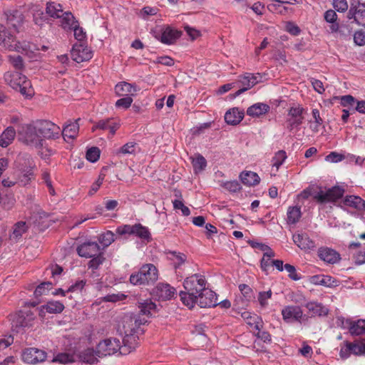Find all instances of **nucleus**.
Returning <instances> with one entry per match:
<instances>
[{
	"label": "nucleus",
	"mask_w": 365,
	"mask_h": 365,
	"mask_svg": "<svg viewBox=\"0 0 365 365\" xmlns=\"http://www.w3.org/2000/svg\"><path fill=\"white\" fill-rule=\"evenodd\" d=\"M146 322L147 320L140 314H128L123 317L120 332L124 334L123 343L125 344V347L135 349L138 344V336L144 331L142 326Z\"/></svg>",
	"instance_id": "1"
},
{
	"label": "nucleus",
	"mask_w": 365,
	"mask_h": 365,
	"mask_svg": "<svg viewBox=\"0 0 365 365\" xmlns=\"http://www.w3.org/2000/svg\"><path fill=\"white\" fill-rule=\"evenodd\" d=\"M206 283L205 277L201 274H195L187 277L183 282L185 291L180 292L182 302L187 307H192L196 296L206 288Z\"/></svg>",
	"instance_id": "2"
},
{
	"label": "nucleus",
	"mask_w": 365,
	"mask_h": 365,
	"mask_svg": "<svg viewBox=\"0 0 365 365\" xmlns=\"http://www.w3.org/2000/svg\"><path fill=\"white\" fill-rule=\"evenodd\" d=\"M4 80L6 84L26 98H31L34 94L30 81L21 72L8 71L4 74Z\"/></svg>",
	"instance_id": "3"
},
{
	"label": "nucleus",
	"mask_w": 365,
	"mask_h": 365,
	"mask_svg": "<svg viewBox=\"0 0 365 365\" xmlns=\"http://www.w3.org/2000/svg\"><path fill=\"white\" fill-rule=\"evenodd\" d=\"M134 351L132 348L125 347V343L120 339L110 337L101 341L96 346V354L98 357L110 356L119 352L121 355H127Z\"/></svg>",
	"instance_id": "4"
},
{
	"label": "nucleus",
	"mask_w": 365,
	"mask_h": 365,
	"mask_svg": "<svg viewBox=\"0 0 365 365\" xmlns=\"http://www.w3.org/2000/svg\"><path fill=\"white\" fill-rule=\"evenodd\" d=\"M158 278V271L153 264L143 265L139 271L132 274L130 282L134 285L153 284Z\"/></svg>",
	"instance_id": "5"
},
{
	"label": "nucleus",
	"mask_w": 365,
	"mask_h": 365,
	"mask_svg": "<svg viewBox=\"0 0 365 365\" xmlns=\"http://www.w3.org/2000/svg\"><path fill=\"white\" fill-rule=\"evenodd\" d=\"M14 165L15 168L22 174L23 179L21 181L26 183L34 178V170L36 168V163L29 153H20L17 156Z\"/></svg>",
	"instance_id": "6"
},
{
	"label": "nucleus",
	"mask_w": 365,
	"mask_h": 365,
	"mask_svg": "<svg viewBox=\"0 0 365 365\" xmlns=\"http://www.w3.org/2000/svg\"><path fill=\"white\" fill-rule=\"evenodd\" d=\"M0 42L4 44L6 48L18 53H24L30 49L29 43L26 41L20 42L11 34H7L5 31H2V34H0Z\"/></svg>",
	"instance_id": "7"
},
{
	"label": "nucleus",
	"mask_w": 365,
	"mask_h": 365,
	"mask_svg": "<svg viewBox=\"0 0 365 365\" xmlns=\"http://www.w3.org/2000/svg\"><path fill=\"white\" fill-rule=\"evenodd\" d=\"M34 319L35 316L30 310H21L11 316V328L19 332L23 328L31 326Z\"/></svg>",
	"instance_id": "8"
},
{
	"label": "nucleus",
	"mask_w": 365,
	"mask_h": 365,
	"mask_svg": "<svg viewBox=\"0 0 365 365\" xmlns=\"http://www.w3.org/2000/svg\"><path fill=\"white\" fill-rule=\"evenodd\" d=\"M304 108L300 106L289 108L286 119V128L289 132L294 129L298 130L299 127L303 123L304 119Z\"/></svg>",
	"instance_id": "9"
},
{
	"label": "nucleus",
	"mask_w": 365,
	"mask_h": 365,
	"mask_svg": "<svg viewBox=\"0 0 365 365\" xmlns=\"http://www.w3.org/2000/svg\"><path fill=\"white\" fill-rule=\"evenodd\" d=\"M36 133L45 138L54 139L58 137L60 128L48 120H41L35 126Z\"/></svg>",
	"instance_id": "10"
},
{
	"label": "nucleus",
	"mask_w": 365,
	"mask_h": 365,
	"mask_svg": "<svg viewBox=\"0 0 365 365\" xmlns=\"http://www.w3.org/2000/svg\"><path fill=\"white\" fill-rule=\"evenodd\" d=\"M344 193V189L339 186H334L327 191L320 190L315 195L314 198L319 202H335L342 197Z\"/></svg>",
	"instance_id": "11"
},
{
	"label": "nucleus",
	"mask_w": 365,
	"mask_h": 365,
	"mask_svg": "<svg viewBox=\"0 0 365 365\" xmlns=\"http://www.w3.org/2000/svg\"><path fill=\"white\" fill-rule=\"evenodd\" d=\"M196 303L202 308L216 307L217 305V295L211 289L205 288L196 296L195 304Z\"/></svg>",
	"instance_id": "12"
},
{
	"label": "nucleus",
	"mask_w": 365,
	"mask_h": 365,
	"mask_svg": "<svg viewBox=\"0 0 365 365\" xmlns=\"http://www.w3.org/2000/svg\"><path fill=\"white\" fill-rule=\"evenodd\" d=\"M282 316L283 320L287 323L301 322L303 317V312L299 306L288 305L282 309Z\"/></svg>",
	"instance_id": "13"
},
{
	"label": "nucleus",
	"mask_w": 365,
	"mask_h": 365,
	"mask_svg": "<svg viewBox=\"0 0 365 365\" xmlns=\"http://www.w3.org/2000/svg\"><path fill=\"white\" fill-rule=\"evenodd\" d=\"M72 59L76 63H81L90 60L92 58V52L81 43L73 45L71 51Z\"/></svg>",
	"instance_id": "14"
},
{
	"label": "nucleus",
	"mask_w": 365,
	"mask_h": 365,
	"mask_svg": "<svg viewBox=\"0 0 365 365\" xmlns=\"http://www.w3.org/2000/svg\"><path fill=\"white\" fill-rule=\"evenodd\" d=\"M46 352L36 348L26 349L22 354V359L27 364L42 362L46 359Z\"/></svg>",
	"instance_id": "15"
},
{
	"label": "nucleus",
	"mask_w": 365,
	"mask_h": 365,
	"mask_svg": "<svg viewBox=\"0 0 365 365\" xmlns=\"http://www.w3.org/2000/svg\"><path fill=\"white\" fill-rule=\"evenodd\" d=\"M99 252L100 246L96 242L88 241L77 247L78 255L86 258H91L97 255Z\"/></svg>",
	"instance_id": "16"
},
{
	"label": "nucleus",
	"mask_w": 365,
	"mask_h": 365,
	"mask_svg": "<svg viewBox=\"0 0 365 365\" xmlns=\"http://www.w3.org/2000/svg\"><path fill=\"white\" fill-rule=\"evenodd\" d=\"M341 208L350 207L356 211L365 210V201L356 195L346 196L339 204Z\"/></svg>",
	"instance_id": "17"
},
{
	"label": "nucleus",
	"mask_w": 365,
	"mask_h": 365,
	"mask_svg": "<svg viewBox=\"0 0 365 365\" xmlns=\"http://www.w3.org/2000/svg\"><path fill=\"white\" fill-rule=\"evenodd\" d=\"M4 15L6 20L7 27L9 29H13L16 31L23 21L21 13L16 9H10L5 11Z\"/></svg>",
	"instance_id": "18"
},
{
	"label": "nucleus",
	"mask_w": 365,
	"mask_h": 365,
	"mask_svg": "<svg viewBox=\"0 0 365 365\" xmlns=\"http://www.w3.org/2000/svg\"><path fill=\"white\" fill-rule=\"evenodd\" d=\"M294 244L303 250H310L315 247V242L307 233H295L292 236Z\"/></svg>",
	"instance_id": "19"
},
{
	"label": "nucleus",
	"mask_w": 365,
	"mask_h": 365,
	"mask_svg": "<svg viewBox=\"0 0 365 365\" xmlns=\"http://www.w3.org/2000/svg\"><path fill=\"white\" fill-rule=\"evenodd\" d=\"M318 257L329 264L337 263L341 259L340 255L334 250L329 247H320L318 250Z\"/></svg>",
	"instance_id": "20"
},
{
	"label": "nucleus",
	"mask_w": 365,
	"mask_h": 365,
	"mask_svg": "<svg viewBox=\"0 0 365 365\" xmlns=\"http://www.w3.org/2000/svg\"><path fill=\"white\" fill-rule=\"evenodd\" d=\"M347 18L349 20L353 19L357 24L365 27V7L359 5L356 6H351L348 14Z\"/></svg>",
	"instance_id": "21"
},
{
	"label": "nucleus",
	"mask_w": 365,
	"mask_h": 365,
	"mask_svg": "<svg viewBox=\"0 0 365 365\" xmlns=\"http://www.w3.org/2000/svg\"><path fill=\"white\" fill-rule=\"evenodd\" d=\"M119 128V123L114 118H106L101 120L96 123L92 128V130L95 131L96 129L109 130L112 135H113Z\"/></svg>",
	"instance_id": "22"
},
{
	"label": "nucleus",
	"mask_w": 365,
	"mask_h": 365,
	"mask_svg": "<svg viewBox=\"0 0 365 365\" xmlns=\"http://www.w3.org/2000/svg\"><path fill=\"white\" fill-rule=\"evenodd\" d=\"M64 309L63 303L58 301H49L45 305L41 307L38 311L40 317H43L46 312L50 314H59Z\"/></svg>",
	"instance_id": "23"
},
{
	"label": "nucleus",
	"mask_w": 365,
	"mask_h": 365,
	"mask_svg": "<svg viewBox=\"0 0 365 365\" xmlns=\"http://www.w3.org/2000/svg\"><path fill=\"white\" fill-rule=\"evenodd\" d=\"M244 118V112L237 108L227 110L225 115V120L229 125L239 124Z\"/></svg>",
	"instance_id": "24"
},
{
	"label": "nucleus",
	"mask_w": 365,
	"mask_h": 365,
	"mask_svg": "<svg viewBox=\"0 0 365 365\" xmlns=\"http://www.w3.org/2000/svg\"><path fill=\"white\" fill-rule=\"evenodd\" d=\"M310 283L331 287L336 286V280L328 275H314L309 279Z\"/></svg>",
	"instance_id": "25"
},
{
	"label": "nucleus",
	"mask_w": 365,
	"mask_h": 365,
	"mask_svg": "<svg viewBox=\"0 0 365 365\" xmlns=\"http://www.w3.org/2000/svg\"><path fill=\"white\" fill-rule=\"evenodd\" d=\"M349 325V330L351 335L359 336L365 334V319H359L357 321L346 320Z\"/></svg>",
	"instance_id": "26"
},
{
	"label": "nucleus",
	"mask_w": 365,
	"mask_h": 365,
	"mask_svg": "<svg viewBox=\"0 0 365 365\" xmlns=\"http://www.w3.org/2000/svg\"><path fill=\"white\" fill-rule=\"evenodd\" d=\"M241 317L244 320L247 322V324L250 326H254L255 329L257 331L262 327L263 322L260 317L257 314H252L250 312H243L241 314Z\"/></svg>",
	"instance_id": "27"
},
{
	"label": "nucleus",
	"mask_w": 365,
	"mask_h": 365,
	"mask_svg": "<svg viewBox=\"0 0 365 365\" xmlns=\"http://www.w3.org/2000/svg\"><path fill=\"white\" fill-rule=\"evenodd\" d=\"M180 31L167 27L161 34L160 41L165 44H172L180 36Z\"/></svg>",
	"instance_id": "28"
},
{
	"label": "nucleus",
	"mask_w": 365,
	"mask_h": 365,
	"mask_svg": "<svg viewBox=\"0 0 365 365\" xmlns=\"http://www.w3.org/2000/svg\"><path fill=\"white\" fill-rule=\"evenodd\" d=\"M16 136V130L14 127H7L0 135V146L6 148L12 143Z\"/></svg>",
	"instance_id": "29"
},
{
	"label": "nucleus",
	"mask_w": 365,
	"mask_h": 365,
	"mask_svg": "<svg viewBox=\"0 0 365 365\" xmlns=\"http://www.w3.org/2000/svg\"><path fill=\"white\" fill-rule=\"evenodd\" d=\"M304 307L312 313V315L327 316L329 310L322 303L317 302H309L304 304Z\"/></svg>",
	"instance_id": "30"
},
{
	"label": "nucleus",
	"mask_w": 365,
	"mask_h": 365,
	"mask_svg": "<svg viewBox=\"0 0 365 365\" xmlns=\"http://www.w3.org/2000/svg\"><path fill=\"white\" fill-rule=\"evenodd\" d=\"M115 93L118 96H133L137 91L136 86L126 82L118 83L115 87Z\"/></svg>",
	"instance_id": "31"
},
{
	"label": "nucleus",
	"mask_w": 365,
	"mask_h": 365,
	"mask_svg": "<svg viewBox=\"0 0 365 365\" xmlns=\"http://www.w3.org/2000/svg\"><path fill=\"white\" fill-rule=\"evenodd\" d=\"M269 110V106L263 103H257L250 106L247 110V114L252 117H259L267 113Z\"/></svg>",
	"instance_id": "32"
},
{
	"label": "nucleus",
	"mask_w": 365,
	"mask_h": 365,
	"mask_svg": "<svg viewBox=\"0 0 365 365\" xmlns=\"http://www.w3.org/2000/svg\"><path fill=\"white\" fill-rule=\"evenodd\" d=\"M240 180L244 185L255 186L259 184L260 178L259 175L252 171L242 172L240 175Z\"/></svg>",
	"instance_id": "33"
},
{
	"label": "nucleus",
	"mask_w": 365,
	"mask_h": 365,
	"mask_svg": "<svg viewBox=\"0 0 365 365\" xmlns=\"http://www.w3.org/2000/svg\"><path fill=\"white\" fill-rule=\"evenodd\" d=\"M78 120H80V118L73 123H68L63 128L62 135L65 140H66V138L74 139L76 137L79 130V125L78 124Z\"/></svg>",
	"instance_id": "34"
},
{
	"label": "nucleus",
	"mask_w": 365,
	"mask_h": 365,
	"mask_svg": "<svg viewBox=\"0 0 365 365\" xmlns=\"http://www.w3.org/2000/svg\"><path fill=\"white\" fill-rule=\"evenodd\" d=\"M157 292L160 297L167 300L174 297L175 289L168 284H159L157 286Z\"/></svg>",
	"instance_id": "35"
},
{
	"label": "nucleus",
	"mask_w": 365,
	"mask_h": 365,
	"mask_svg": "<svg viewBox=\"0 0 365 365\" xmlns=\"http://www.w3.org/2000/svg\"><path fill=\"white\" fill-rule=\"evenodd\" d=\"M138 308L140 309V316L141 314L150 317L155 312L156 304L151 300H145L143 302H139Z\"/></svg>",
	"instance_id": "36"
},
{
	"label": "nucleus",
	"mask_w": 365,
	"mask_h": 365,
	"mask_svg": "<svg viewBox=\"0 0 365 365\" xmlns=\"http://www.w3.org/2000/svg\"><path fill=\"white\" fill-rule=\"evenodd\" d=\"M80 359L87 364H94L98 361L96 350L88 348L83 351L79 355Z\"/></svg>",
	"instance_id": "37"
},
{
	"label": "nucleus",
	"mask_w": 365,
	"mask_h": 365,
	"mask_svg": "<svg viewBox=\"0 0 365 365\" xmlns=\"http://www.w3.org/2000/svg\"><path fill=\"white\" fill-rule=\"evenodd\" d=\"M46 11V14L53 18H61L63 15L61 5L55 2H48Z\"/></svg>",
	"instance_id": "38"
},
{
	"label": "nucleus",
	"mask_w": 365,
	"mask_h": 365,
	"mask_svg": "<svg viewBox=\"0 0 365 365\" xmlns=\"http://www.w3.org/2000/svg\"><path fill=\"white\" fill-rule=\"evenodd\" d=\"M61 18H62L61 26L64 30L71 31L74 26L78 24L70 12H63V15Z\"/></svg>",
	"instance_id": "39"
},
{
	"label": "nucleus",
	"mask_w": 365,
	"mask_h": 365,
	"mask_svg": "<svg viewBox=\"0 0 365 365\" xmlns=\"http://www.w3.org/2000/svg\"><path fill=\"white\" fill-rule=\"evenodd\" d=\"M133 235L148 242L151 240V235L149 230L140 223L134 225Z\"/></svg>",
	"instance_id": "40"
},
{
	"label": "nucleus",
	"mask_w": 365,
	"mask_h": 365,
	"mask_svg": "<svg viewBox=\"0 0 365 365\" xmlns=\"http://www.w3.org/2000/svg\"><path fill=\"white\" fill-rule=\"evenodd\" d=\"M302 216L299 207H289L287 210V223L289 225L296 224Z\"/></svg>",
	"instance_id": "41"
},
{
	"label": "nucleus",
	"mask_w": 365,
	"mask_h": 365,
	"mask_svg": "<svg viewBox=\"0 0 365 365\" xmlns=\"http://www.w3.org/2000/svg\"><path fill=\"white\" fill-rule=\"evenodd\" d=\"M168 257L173 262L175 269H178L186 260L185 255L175 251L169 252L168 253Z\"/></svg>",
	"instance_id": "42"
},
{
	"label": "nucleus",
	"mask_w": 365,
	"mask_h": 365,
	"mask_svg": "<svg viewBox=\"0 0 365 365\" xmlns=\"http://www.w3.org/2000/svg\"><path fill=\"white\" fill-rule=\"evenodd\" d=\"M138 145L136 143L128 142L118 149L115 153L118 156L128 154H135Z\"/></svg>",
	"instance_id": "43"
},
{
	"label": "nucleus",
	"mask_w": 365,
	"mask_h": 365,
	"mask_svg": "<svg viewBox=\"0 0 365 365\" xmlns=\"http://www.w3.org/2000/svg\"><path fill=\"white\" fill-rule=\"evenodd\" d=\"M324 17L327 22L332 24L331 30L332 31H336L339 29V24L336 22L337 19L336 12L332 9H329L324 13Z\"/></svg>",
	"instance_id": "44"
},
{
	"label": "nucleus",
	"mask_w": 365,
	"mask_h": 365,
	"mask_svg": "<svg viewBox=\"0 0 365 365\" xmlns=\"http://www.w3.org/2000/svg\"><path fill=\"white\" fill-rule=\"evenodd\" d=\"M240 83L243 86L235 93V96H238L242 93L245 92L248 89L253 87L251 83V80L248 75V73H245L243 76H240Z\"/></svg>",
	"instance_id": "45"
},
{
	"label": "nucleus",
	"mask_w": 365,
	"mask_h": 365,
	"mask_svg": "<svg viewBox=\"0 0 365 365\" xmlns=\"http://www.w3.org/2000/svg\"><path fill=\"white\" fill-rule=\"evenodd\" d=\"M9 62L16 70L15 71L21 72L24 68V63L22 57L19 55L17 56H9Z\"/></svg>",
	"instance_id": "46"
},
{
	"label": "nucleus",
	"mask_w": 365,
	"mask_h": 365,
	"mask_svg": "<svg viewBox=\"0 0 365 365\" xmlns=\"http://www.w3.org/2000/svg\"><path fill=\"white\" fill-rule=\"evenodd\" d=\"M52 287V283L50 282H44L40 284L34 291V296L36 299L42 295L46 294Z\"/></svg>",
	"instance_id": "47"
},
{
	"label": "nucleus",
	"mask_w": 365,
	"mask_h": 365,
	"mask_svg": "<svg viewBox=\"0 0 365 365\" xmlns=\"http://www.w3.org/2000/svg\"><path fill=\"white\" fill-rule=\"evenodd\" d=\"M26 230L27 227L26 222L22 221L19 222L14 225V230L11 235V237L17 240L22 236V235L26 231Z\"/></svg>",
	"instance_id": "48"
},
{
	"label": "nucleus",
	"mask_w": 365,
	"mask_h": 365,
	"mask_svg": "<svg viewBox=\"0 0 365 365\" xmlns=\"http://www.w3.org/2000/svg\"><path fill=\"white\" fill-rule=\"evenodd\" d=\"M287 159L286 152L283 150L277 151L272 158V165L276 167L277 170L283 164Z\"/></svg>",
	"instance_id": "49"
},
{
	"label": "nucleus",
	"mask_w": 365,
	"mask_h": 365,
	"mask_svg": "<svg viewBox=\"0 0 365 365\" xmlns=\"http://www.w3.org/2000/svg\"><path fill=\"white\" fill-rule=\"evenodd\" d=\"M313 118L314 120V124L310 125L312 131L317 133L319 131V126L323 123V120L320 116L319 110L314 108L312 111Z\"/></svg>",
	"instance_id": "50"
},
{
	"label": "nucleus",
	"mask_w": 365,
	"mask_h": 365,
	"mask_svg": "<svg viewBox=\"0 0 365 365\" xmlns=\"http://www.w3.org/2000/svg\"><path fill=\"white\" fill-rule=\"evenodd\" d=\"M114 233L111 231H107L99 237V242L103 247H108L113 242H114Z\"/></svg>",
	"instance_id": "51"
},
{
	"label": "nucleus",
	"mask_w": 365,
	"mask_h": 365,
	"mask_svg": "<svg viewBox=\"0 0 365 365\" xmlns=\"http://www.w3.org/2000/svg\"><path fill=\"white\" fill-rule=\"evenodd\" d=\"M206 165V160L201 155H198L195 158L192 160V166L195 171L203 170L205 168Z\"/></svg>",
	"instance_id": "52"
},
{
	"label": "nucleus",
	"mask_w": 365,
	"mask_h": 365,
	"mask_svg": "<svg viewBox=\"0 0 365 365\" xmlns=\"http://www.w3.org/2000/svg\"><path fill=\"white\" fill-rule=\"evenodd\" d=\"M272 292L269 289L266 292H260L258 294V302L262 307H266L268 305V300L271 299Z\"/></svg>",
	"instance_id": "53"
},
{
	"label": "nucleus",
	"mask_w": 365,
	"mask_h": 365,
	"mask_svg": "<svg viewBox=\"0 0 365 365\" xmlns=\"http://www.w3.org/2000/svg\"><path fill=\"white\" fill-rule=\"evenodd\" d=\"M100 158V150L97 147H92L86 152V159L91 162H96Z\"/></svg>",
	"instance_id": "54"
},
{
	"label": "nucleus",
	"mask_w": 365,
	"mask_h": 365,
	"mask_svg": "<svg viewBox=\"0 0 365 365\" xmlns=\"http://www.w3.org/2000/svg\"><path fill=\"white\" fill-rule=\"evenodd\" d=\"M53 361L59 362L61 364H68L73 361V356L67 353H60L53 358Z\"/></svg>",
	"instance_id": "55"
},
{
	"label": "nucleus",
	"mask_w": 365,
	"mask_h": 365,
	"mask_svg": "<svg viewBox=\"0 0 365 365\" xmlns=\"http://www.w3.org/2000/svg\"><path fill=\"white\" fill-rule=\"evenodd\" d=\"M105 258L103 256L98 253L97 255L92 257V259L88 262V267L92 269H97L98 267L103 264Z\"/></svg>",
	"instance_id": "56"
},
{
	"label": "nucleus",
	"mask_w": 365,
	"mask_h": 365,
	"mask_svg": "<svg viewBox=\"0 0 365 365\" xmlns=\"http://www.w3.org/2000/svg\"><path fill=\"white\" fill-rule=\"evenodd\" d=\"M173 207L175 210H180L182 212V214L184 216H188L190 214V209L184 205L182 200H175L173 201Z\"/></svg>",
	"instance_id": "57"
},
{
	"label": "nucleus",
	"mask_w": 365,
	"mask_h": 365,
	"mask_svg": "<svg viewBox=\"0 0 365 365\" xmlns=\"http://www.w3.org/2000/svg\"><path fill=\"white\" fill-rule=\"evenodd\" d=\"M354 42L356 45L363 46L365 45V31H356L354 34Z\"/></svg>",
	"instance_id": "58"
},
{
	"label": "nucleus",
	"mask_w": 365,
	"mask_h": 365,
	"mask_svg": "<svg viewBox=\"0 0 365 365\" xmlns=\"http://www.w3.org/2000/svg\"><path fill=\"white\" fill-rule=\"evenodd\" d=\"M284 269L289 273V277L292 280L297 281L301 279V276L297 273L294 266L290 264H285Z\"/></svg>",
	"instance_id": "59"
},
{
	"label": "nucleus",
	"mask_w": 365,
	"mask_h": 365,
	"mask_svg": "<svg viewBox=\"0 0 365 365\" xmlns=\"http://www.w3.org/2000/svg\"><path fill=\"white\" fill-rule=\"evenodd\" d=\"M133 98L130 96H125L118 99L115 103V106L127 109L131 106Z\"/></svg>",
	"instance_id": "60"
},
{
	"label": "nucleus",
	"mask_w": 365,
	"mask_h": 365,
	"mask_svg": "<svg viewBox=\"0 0 365 365\" xmlns=\"http://www.w3.org/2000/svg\"><path fill=\"white\" fill-rule=\"evenodd\" d=\"M223 186L226 190L232 192H236L241 190V185L237 180L226 182Z\"/></svg>",
	"instance_id": "61"
},
{
	"label": "nucleus",
	"mask_w": 365,
	"mask_h": 365,
	"mask_svg": "<svg viewBox=\"0 0 365 365\" xmlns=\"http://www.w3.org/2000/svg\"><path fill=\"white\" fill-rule=\"evenodd\" d=\"M333 6L339 12H344L348 9L346 0H333Z\"/></svg>",
	"instance_id": "62"
},
{
	"label": "nucleus",
	"mask_w": 365,
	"mask_h": 365,
	"mask_svg": "<svg viewBox=\"0 0 365 365\" xmlns=\"http://www.w3.org/2000/svg\"><path fill=\"white\" fill-rule=\"evenodd\" d=\"M255 335L264 343L270 344L272 342L271 334L267 331H261L260 329Z\"/></svg>",
	"instance_id": "63"
},
{
	"label": "nucleus",
	"mask_w": 365,
	"mask_h": 365,
	"mask_svg": "<svg viewBox=\"0 0 365 365\" xmlns=\"http://www.w3.org/2000/svg\"><path fill=\"white\" fill-rule=\"evenodd\" d=\"M72 31L74 32V37L76 40L81 41L86 38V33L84 32L83 28L79 26L78 24L74 26Z\"/></svg>",
	"instance_id": "64"
}]
</instances>
